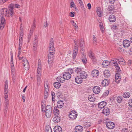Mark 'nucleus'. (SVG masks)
<instances>
[{
  "label": "nucleus",
  "mask_w": 132,
  "mask_h": 132,
  "mask_svg": "<svg viewBox=\"0 0 132 132\" xmlns=\"http://www.w3.org/2000/svg\"><path fill=\"white\" fill-rule=\"evenodd\" d=\"M35 27H36V24H35V20L34 21L33 25L31 27V29L32 30H34Z\"/></svg>",
  "instance_id": "obj_57"
},
{
  "label": "nucleus",
  "mask_w": 132,
  "mask_h": 132,
  "mask_svg": "<svg viewBox=\"0 0 132 132\" xmlns=\"http://www.w3.org/2000/svg\"><path fill=\"white\" fill-rule=\"evenodd\" d=\"M93 91L94 93L98 94L100 91V88L98 86H95L93 88Z\"/></svg>",
  "instance_id": "obj_11"
},
{
  "label": "nucleus",
  "mask_w": 132,
  "mask_h": 132,
  "mask_svg": "<svg viewBox=\"0 0 132 132\" xmlns=\"http://www.w3.org/2000/svg\"><path fill=\"white\" fill-rule=\"evenodd\" d=\"M99 25L100 27L101 30V31L103 32V29L104 28V27L103 26V24L102 22H99Z\"/></svg>",
  "instance_id": "obj_45"
},
{
  "label": "nucleus",
  "mask_w": 132,
  "mask_h": 132,
  "mask_svg": "<svg viewBox=\"0 0 132 132\" xmlns=\"http://www.w3.org/2000/svg\"><path fill=\"white\" fill-rule=\"evenodd\" d=\"M42 65L41 63L39 61L38 63V67L37 69V73H41L42 70Z\"/></svg>",
  "instance_id": "obj_24"
},
{
  "label": "nucleus",
  "mask_w": 132,
  "mask_h": 132,
  "mask_svg": "<svg viewBox=\"0 0 132 132\" xmlns=\"http://www.w3.org/2000/svg\"><path fill=\"white\" fill-rule=\"evenodd\" d=\"M45 115L47 118H50L52 113V107L51 105H47L45 108Z\"/></svg>",
  "instance_id": "obj_2"
},
{
  "label": "nucleus",
  "mask_w": 132,
  "mask_h": 132,
  "mask_svg": "<svg viewBox=\"0 0 132 132\" xmlns=\"http://www.w3.org/2000/svg\"><path fill=\"white\" fill-rule=\"evenodd\" d=\"M47 89H46V90L45 91L44 94V98L45 100L46 99L48 96V92H47Z\"/></svg>",
  "instance_id": "obj_40"
},
{
  "label": "nucleus",
  "mask_w": 132,
  "mask_h": 132,
  "mask_svg": "<svg viewBox=\"0 0 132 132\" xmlns=\"http://www.w3.org/2000/svg\"><path fill=\"white\" fill-rule=\"evenodd\" d=\"M121 132H129L128 129L127 128H123L122 129Z\"/></svg>",
  "instance_id": "obj_60"
},
{
  "label": "nucleus",
  "mask_w": 132,
  "mask_h": 132,
  "mask_svg": "<svg viewBox=\"0 0 132 132\" xmlns=\"http://www.w3.org/2000/svg\"><path fill=\"white\" fill-rule=\"evenodd\" d=\"M94 63L96 64V63L97 60L95 56H94L91 59Z\"/></svg>",
  "instance_id": "obj_54"
},
{
  "label": "nucleus",
  "mask_w": 132,
  "mask_h": 132,
  "mask_svg": "<svg viewBox=\"0 0 132 132\" xmlns=\"http://www.w3.org/2000/svg\"><path fill=\"white\" fill-rule=\"evenodd\" d=\"M70 4L71 8H72V7H73L74 8L76 9V5L75 4L74 2L73 1L70 3Z\"/></svg>",
  "instance_id": "obj_46"
},
{
  "label": "nucleus",
  "mask_w": 132,
  "mask_h": 132,
  "mask_svg": "<svg viewBox=\"0 0 132 132\" xmlns=\"http://www.w3.org/2000/svg\"><path fill=\"white\" fill-rule=\"evenodd\" d=\"M77 116V113L75 110H73L71 111L69 114V118L72 120L76 119Z\"/></svg>",
  "instance_id": "obj_3"
},
{
  "label": "nucleus",
  "mask_w": 132,
  "mask_h": 132,
  "mask_svg": "<svg viewBox=\"0 0 132 132\" xmlns=\"http://www.w3.org/2000/svg\"><path fill=\"white\" fill-rule=\"evenodd\" d=\"M106 104V103L104 101L100 102L98 104V107L99 108L102 109L104 108Z\"/></svg>",
  "instance_id": "obj_12"
},
{
  "label": "nucleus",
  "mask_w": 132,
  "mask_h": 132,
  "mask_svg": "<svg viewBox=\"0 0 132 132\" xmlns=\"http://www.w3.org/2000/svg\"><path fill=\"white\" fill-rule=\"evenodd\" d=\"M109 82L108 80L106 79L103 80L102 82V85L103 86H105L108 85Z\"/></svg>",
  "instance_id": "obj_23"
},
{
  "label": "nucleus",
  "mask_w": 132,
  "mask_h": 132,
  "mask_svg": "<svg viewBox=\"0 0 132 132\" xmlns=\"http://www.w3.org/2000/svg\"><path fill=\"white\" fill-rule=\"evenodd\" d=\"M117 59L118 60V62H119V63H120L121 62H122L123 63V64L121 63V64L122 65L125 64V61L122 57H120Z\"/></svg>",
  "instance_id": "obj_32"
},
{
  "label": "nucleus",
  "mask_w": 132,
  "mask_h": 132,
  "mask_svg": "<svg viewBox=\"0 0 132 132\" xmlns=\"http://www.w3.org/2000/svg\"><path fill=\"white\" fill-rule=\"evenodd\" d=\"M54 86L55 88H59L60 87L61 84L58 82H56L54 83Z\"/></svg>",
  "instance_id": "obj_31"
},
{
  "label": "nucleus",
  "mask_w": 132,
  "mask_h": 132,
  "mask_svg": "<svg viewBox=\"0 0 132 132\" xmlns=\"http://www.w3.org/2000/svg\"><path fill=\"white\" fill-rule=\"evenodd\" d=\"M82 130V127L80 126H77L75 128V130L76 132H81Z\"/></svg>",
  "instance_id": "obj_17"
},
{
  "label": "nucleus",
  "mask_w": 132,
  "mask_h": 132,
  "mask_svg": "<svg viewBox=\"0 0 132 132\" xmlns=\"http://www.w3.org/2000/svg\"><path fill=\"white\" fill-rule=\"evenodd\" d=\"M79 40H75L74 41V42L75 44V46L74 48H75L76 47L78 46V45L77 44V43L78 41H79Z\"/></svg>",
  "instance_id": "obj_53"
},
{
  "label": "nucleus",
  "mask_w": 132,
  "mask_h": 132,
  "mask_svg": "<svg viewBox=\"0 0 132 132\" xmlns=\"http://www.w3.org/2000/svg\"><path fill=\"white\" fill-rule=\"evenodd\" d=\"M4 88L8 89V83L7 80H6L5 82L4 85Z\"/></svg>",
  "instance_id": "obj_55"
},
{
  "label": "nucleus",
  "mask_w": 132,
  "mask_h": 132,
  "mask_svg": "<svg viewBox=\"0 0 132 132\" xmlns=\"http://www.w3.org/2000/svg\"><path fill=\"white\" fill-rule=\"evenodd\" d=\"M62 77L63 76H60L56 78L57 80L61 82H63V81H64V80H62V79H63V77Z\"/></svg>",
  "instance_id": "obj_34"
},
{
  "label": "nucleus",
  "mask_w": 132,
  "mask_h": 132,
  "mask_svg": "<svg viewBox=\"0 0 132 132\" xmlns=\"http://www.w3.org/2000/svg\"><path fill=\"white\" fill-rule=\"evenodd\" d=\"M53 51L54 52V46H49V52L50 51Z\"/></svg>",
  "instance_id": "obj_58"
},
{
  "label": "nucleus",
  "mask_w": 132,
  "mask_h": 132,
  "mask_svg": "<svg viewBox=\"0 0 132 132\" xmlns=\"http://www.w3.org/2000/svg\"><path fill=\"white\" fill-rule=\"evenodd\" d=\"M9 7L10 8V10H12L13 11V10L14 7V5L13 4H11L9 5Z\"/></svg>",
  "instance_id": "obj_59"
},
{
  "label": "nucleus",
  "mask_w": 132,
  "mask_h": 132,
  "mask_svg": "<svg viewBox=\"0 0 132 132\" xmlns=\"http://www.w3.org/2000/svg\"><path fill=\"white\" fill-rule=\"evenodd\" d=\"M116 19V17L113 15H111L109 17V20L111 22H114L115 21Z\"/></svg>",
  "instance_id": "obj_13"
},
{
  "label": "nucleus",
  "mask_w": 132,
  "mask_h": 132,
  "mask_svg": "<svg viewBox=\"0 0 132 132\" xmlns=\"http://www.w3.org/2000/svg\"><path fill=\"white\" fill-rule=\"evenodd\" d=\"M114 9V7L113 5H110L108 7V10L110 11V13H112V11Z\"/></svg>",
  "instance_id": "obj_36"
},
{
  "label": "nucleus",
  "mask_w": 132,
  "mask_h": 132,
  "mask_svg": "<svg viewBox=\"0 0 132 132\" xmlns=\"http://www.w3.org/2000/svg\"><path fill=\"white\" fill-rule=\"evenodd\" d=\"M50 46H54L53 40L52 38H51L50 40Z\"/></svg>",
  "instance_id": "obj_51"
},
{
  "label": "nucleus",
  "mask_w": 132,
  "mask_h": 132,
  "mask_svg": "<svg viewBox=\"0 0 132 132\" xmlns=\"http://www.w3.org/2000/svg\"><path fill=\"white\" fill-rule=\"evenodd\" d=\"M97 12L98 16L101 17L102 15V9L100 7H98L97 8Z\"/></svg>",
  "instance_id": "obj_25"
},
{
  "label": "nucleus",
  "mask_w": 132,
  "mask_h": 132,
  "mask_svg": "<svg viewBox=\"0 0 132 132\" xmlns=\"http://www.w3.org/2000/svg\"><path fill=\"white\" fill-rule=\"evenodd\" d=\"M88 98V100L90 102H93L95 101V97L94 96L89 95Z\"/></svg>",
  "instance_id": "obj_30"
},
{
  "label": "nucleus",
  "mask_w": 132,
  "mask_h": 132,
  "mask_svg": "<svg viewBox=\"0 0 132 132\" xmlns=\"http://www.w3.org/2000/svg\"><path fill=\"white\" fill-rule=\"evenodd\" d=\"M13 11L12 10L4 9L2 10L1 13H0V30H2L5 24V19L3 16H12Z\"/></svg>",
  "instance_id": "obj_1"
},
{
  "label": "nucleus",
  "mask_w": 132,
  "mask_h": 132,
  "mask_svg": "<svg viewBox=\"0 0 132 132\" xmlns=\"http://www.w3.org/2000/svg\"><path fill=\"white\" fill-rule=\"evenodd\" d=\"M22 63L24 67V68L26 70H28L29 68V64L28 61L26 58H24L22 60Z\"/></svg>",
  "instance_id": "obj_4"
},
{
  "label": "nucleus",
  "mask_w": 132,
  "mask_h": 132,
  "mask_svg": "<svg viewBox=\"0 0 132 132\" xmlns=\"http://www.w3.org/2000/svg\"><path fill=\"white\" fill-rule=\"evenodd\" d=\"M122 100V97L118 96L117 98V101L118 103H120Z\"/></svg>",
  "instance_id": "obj_44"
},
{
  "label": "nucleus",
  "mask_w": 132,
  "mask_h": 132,
  "mask_svg": "<svg viewBox=\"0 0 132 132\" xmlns=\"http://www.w3.org/2000/svg\"><path fill=\"white\" fill-rule=\"evenodd\" d=\"M110 63L111 65L116 67L118 65L119 62L117 59H113L111 60Z\"/></svg>",
  "instance_id": "obj_7"
},
{
  "label": "nucleus",
  "mask_w": 132,
  "mask_h": 132,
  "mask_svg": "<svg viewBox=\"0 0 132 132\" xmlns=\"http://www.w3.org/2000/svg\"><path fill=\"white\" fill-rule=\"evenodd\" d=\"M114 123L112 122H108L106 124L107 128L108 129H112L115 127Z\"/></svg>",
  "instance_id": "obj_5"
},
{
  "label": "nucleus",
  "mask_w": 132,
  "mask_h": 132,
  "mask_svg": "<svg viewBox=\"0 0 132 132\" xmlns=\"http://www.w3.org/2000/svg\"><path fill=\"white\" fill-rule=\"evenodd\" d=\"M82 79L79 76H77L75 79L76 82L77 84H81L82 82Z\"/></svg>",
  "instance_id": "obj_20"
},
{
  "label": "nucleus",
  "mask_w": 132,
  "mask_h": 132,
  "mask_svg": "<svg viewBox=\"0 0 132 132\" xmlns=\"http://www.w3.org/2000/svg\"><path fill=\"white\" fill-rule=\"evenodd\" d=\"M80 77L82 79H86L87 77V73L85 71H82L80 73Z\"/></svg>",
  "instance_id": "obj_9"
},
{
  "label": "nucleus",
  "mask_w": 132,
  "mask_h": 132,
  "mask_svg": "<svg viewBox=\"0 0 132 132\" xmlns=\"http://www.w3.org/2000/svg\"><path fill=\"white\" fill-rule=\"evenodd\" d=\"M41 73H37V85H39L40 83V80L41 79Z\"/></svg>",
  "instance_id": "obj_19"
},
{
  "label": "nucleus",
  "mask_w": 132,
  "mask_h": 132,
  "mask_svg": "<svg viewBox=\"0 0 132 132\" xmlns=\"http://www.w3.org/2000/svg\"><path fill=\"white\" fill-rule=\"evenodd\" d=\"M99 74V71L96 70H93L92 72V75L93 77H96Z\"/></svg>",
  "instance_id": "obj_14"
},
{
  "label": "nucleus",
  "mask_w": 132,
  "mask_h": 132,
  "mask_svg": "<svg viewBox=\"0 0 132 132\" xmlns=\"http://www.w3.org/2000/svg\"><path fill=\"white\" fill-rule=\"evenodd\" d=\"M55 116H58L59 114V110L56 107H55L53 110Z\"/></svg>",
  "instance_id": "obj_28"
},
{
  "label": "nucleus",
  "mask_w": 132,
  "mask_h": 132,
  "mask_svg": "<svg viewBox=\"0 0 132 132\" xmlns=\"http://www.w3.org/2000/svg\"><path fill=\"white\" fill-rule=\"evenodd\" d=\"M60 118L58 116H56L53 118V120L54 122H58L60 120Z\"/></svg>",
  "instance_id": "obj_26"
},
{
  "label": "nucleus",
  "mask_w": 132,
  "mask_h": 132,
  "mask_svg": "<svg viewBox=\"0 0 132 132\" xmlns=\"http://www.w3.org/2000/svg\"><path fill=\"white\" fill-rule=\"evenodd\" d=\"M83 57L82 59V61L83 63L85 64L87 63V60L86 56L84 54H83Z\"/></svg>",
  "instance_id": "obj_38"
},
{
  "label": "nucleus",
  "mask_w": 132,
  "mask_h": 132,
  "mask_svg": "<svg viewBox=\"0 0 132 132\" xmlns=\"http://www.w3.org/2000/svg\"><path fill=\"white\" fill-rule=\"evenodd\" d=\"M45 129L46 132H52L51 127L49 126L46 127Z\"/></svg>",
  "instance_id": "obj_41"
},
{
  "label": "nucleus",
  "mask_w": 132,
  "mask_h": 132,
  "mask_svg": "<svg viewBox=\"0 0 132 132\" xmlns=\"http://www.w3.org/2000/svg\"><path fill=\"white\" fill-rule=\"evenodd\" d=\"M54 131L55 132H61L62 129L61 127L60 126H57L54 127Z\"/></svg>",
  "instance_id": "obj_16"
},
{
  "label": "nucleus",
  "mask_w": 132,
  "mask_h": 132,
  "mask_svg": "<svg viewBox=\"0 0 132 132\" xmlns=\"http://www.w3.org/2000/svg\"><path fill=\"white\" fill-rule=\"evenodd\" d=\"M11 67L12 68H14V65L13 63V54L11 53Z\"/></svg>",
  "instance_id": "obj_29"
},
{
  "label": "nucleus",
  "mask_w": 132,
  "mask_h": 132,
  "mask_svg": "<svg viewBox=\"0 0 132 132\" xmlns=\"http://www.w3.org/2000/svg\"><path fill=\"white\" fill-rule=\"evenodd\" d=\"M80 46L81 49V53H83L84 51L83 48L84 46V42H80Z\"/></svg>",
  "instance_id": "obj_37"
},
{
  "label": "nucleus",
  "mask_w": 132,
  "mask_h": 132,
  "mask_svg": "<svg viewBox=\"0 0 132 132\" xmlns=\"http://www.w3.org/2000/svg\"><path fill=\"white\" fill-rule=\"evenodd\" d=\"M51 94L52 96V100L54 101L55 100V94L53 92H52Z\"/></svg>",
  "instance_id": "obj_49"
},
{
  "label": "nucleus",
  "mask_w": 132,
  "mask_h": 132,
  "mask_svg": "<svg viewBox=\"0 0 132 132\" xmlns=\"http://www.w3.org/2000/svg\"><path fill=\"white\" fill-rule=\"evenodd\" d=\"M53 60L52 59H48V63L50 67H51L52 65V62L53 61Z\"/></svg>",
  "instance_id": "obj_48"
},
{
  "label": "nucleus",
  "mask_w": 132,
  "mask_h": 132,
  "mask_svg": "<svg viewBox=\"0 0 132 132\" xmlns=\"http://www.w3.org/2000/svg\"><path fill=\"white\" fill-rule=\"evenodd\" d=\"M104 77L108 78L110 76V71L108 70H105L104 72Z\"/></svg>",
  "instance_id": "obj_27"
},
{
  "label": "nucleus",
  "mask_w": 132,
  "mask_h": 132,
  "mask_svg": "<svg viewBox=\"0 0 132 132\" xmlns=\"http://www.w3.org/2000/svg\"><path fill=\"white\" fill-rule=\"evenodd\" d=\"M80 7L82 10L84 11V13H85L86 12L85 8L84 5H81V6H80Z\"/></svg>",
  "instance_id": "obj_63"
},
{
  "label": "nucleus",
  "mask_w": 132,
  "mask_h": 132,
  "mask_svg": "<svg viewBox=\"0 0 132 132\" xmlns=\"http://www.w3.org/2000/svg\"><path fill=\"white\" fill-rule=\"evenodd\" d=\"M110 110L107 108H104L103 110L102 113L105 115L107 116L110 113Z\"/></svg>",
  "instance_id": "obj_8"
},
{
  "label": "nucleus",
  "mask_w": 132,
  "mask_h": 132,
  "mask_svg": "<svg viewBox=\"0 0 132 132\" xmlns=\"http://www.w3.org/2000/svg\"><path fill=\"white\" fill-rule=\"evenodd\" d=\"M115 68L116 69L117 71L118 72H120V67L118 66V65H117V66Z\"/></svg>",
  "instance_id": "obj_61"
},
{
  "label": "nucleus",
  "mask_w": 132,
  "mask_h": 132,
  "mask_svg": "<svg viewBox=\"0 0 132 132\" xmlns=\"http://www.w3.org/2000/svg\"><path fill=\"white\" fill-rule=\"evenodd\" d=\"M71 74L69 72H64L63 75V79L68 80L71 78Z\"/></svg>",
  "instance_id": "obj_6"
},
{
  "label": "nucleus",
  "mask_w": 132,
  "mask_h": 132,
  "mask_svg": "<svg viewBox=\"0 0 132 132\" xmlns=\"http://www.w3.org/2000/svg\"><path fill=\"white\" fill-rule=\"evenodd\" d=\"M54 54V52L50 51L48 55V59L53 60Z\"/></svg>",
  "instance_id": "obj_21"
},
{
  "label": "nucleus",
  "mask_w": 132,
  "mask_h": 132,
  "mask_svg": "<svg viewBox=\"0 0 132 132\" xmlns=\"http://www.w3.org/2000/svg\"><path fill=\"white\" fill-rule=\"evenodd\" d=\"M130 44V42L128 40H125L123 42V46L125 47H128L129 46Z\"/></svg>",
  "instance_id": "obj_15"
},
{
  "label": "nucleus",
  "mask_w": 132,
  "mask_h": 132,
  "mask_svg": "<svg viewBox=\"0 0 132 132\" xmlns=\"http://www.w3.org/2000/svg\"><path fill=\"white\" fill-rule=\"evenodd\" d=\"M109 91L108 90H106L105 92L104 93L103 95V97L107 96L109 94Z\"/></svg>",
  "instance_id": "obj_50"
},
{
  "label": "nucleus",
  "mask_w": 132,
  "mask_h": 132,
  "mask_svg": "<svg viewBox=\"0 0 132 132\" xmlns=\"http://www.w3.org/2000/svg\"><path fill=\"white\" fill-rule=\"evenodd\" d=\"M8 107H4V116H5L7 114V110H8Z\"/></svg>",
  "instance_id": "obj_56"
},
{
  "label": "nucleus",
  "mask_w": 132,
  "mask_h": 132,
  "mask_svg": "<svg viewBox=\"0 0 132 132\" xmlns=\"http://www.w3.org/2000/svg\"><path fill=\"white\" fill-rule=\"evenodd\" d=\"M75 14V13L73 12H70V16L72 17H73L74 16V15Z\"/></svg>",
  "instance_id": "obj_62"
},
{
  "label": "nucleus",
  "mask_w": 132,
  "mask_h": 132,
  "mask_svg": "<svg viewBox=\"0 0 132 132\" xmlns=\"http://www.w3.org/2000/svg\"><path fill=\"white\" fill-rule=\"evenodd\" d=\"M70 22L72 25L75 27L76 29L78 28V26L76 24L75 22L73 20H71L70 21Z\"/></svg>",
  "instance_id": "obj_39"
},
{
  "label": "nucleus",
  "mask_w": 132,
  "mask_h": 132,
  "mask_svg": "<svg viewBox=\"0 0 132 132\" xmlns=\"http://www.w3.org/2000/svg\"><path fill=\"white\" fill-rule=\"evenodd\" d=\"M81 68H76L75 69V71L77 73H79V72H81Z\"/></svg>",
  "instance_id": "obj_47"
},
{
  "label": "nucleus",
  "mask_w": 132,
  "mask_h": 132,
  "mask_svg": "<svg viewBox=\"0 0 132 132\" xmlns=\"http://www.w3.org/2000/svg\"><path fill=\"white\" fill-rule=\"evenodd\" d=\"M119 26L117 24H114L112 26L111 29L113 30H116L118 29Z\"/></svg>",
  "instance_id": "obj_42"
},
{
  "label": "nucleus",
  "mask_w": 132,
  "mask_h": 132,
  "mask_svg": "<svg viewBox=\"0 0 132 132\" xmlns=\"http://www.w3.org/2000/svg\"><path fill=\"white\" fill-rule=\"evenodd\" d=\"M130 96V94L129 92H126L124 93L123 94V97L125 98H129Z\"/></svg>",
  "instance_id": "obj_33"
},
{
  "label": "nucleus",
  "mask_w": 132,
  "mask_h": 132,
  "mask_svg": "<svg viewBox=\"0 0 132 132\" xmlns=\"http://www.w3.org/2000/svg\"><path fill=\"white\" fill-rule=\"evenodd\" d=\"M93 41L94 44H96L97 41V39L95 36L94 35H93Z\"/></svg>",
  "instance_id": "obj_52"
},
{
  "label": "nucleus",
  "mask_w": 132,
  "mask_h": 132,
  "mask_svg": "<svg viewBox=\"0 0 132 132\" xmlns=\"http://www.w3.org/2000/svg\"><path fill=\"white\" fill-rule=\"evenodd\" d=\"M78 46H76L75 48H74L72 54L73 59H75L76 55L78 53Z\"/></svg>",
  "instance_id": "obj_10"
},
{
  "label": "nucleus",
  "mask_w": 132,
  "mask_h": 132,
  "mask_svg": "<svg viewBox=\"0 0 132 132\" xmlns=\"http://www.w3.org/2000/svg\"><path fill=\"white\" fill-rule=\"evenodd\" d=\"M4 99V107H8L9 106V101L7 99Z\"/></svg>",
  "instance_id": "obj_35"
},
{
  "label": "nucleus",
  "mask_w": 132,
  "mask_h": 132,
  "mask_svg": "<svg viewBox=\"0 0 132 132\" xmlns=\"http://www.w3.org/2000/svg\"><path fill=\"white\" fill-rule=\"evenodd\" d=\"M64 103L62 101H58L57 103V106L58 108H61L63 107Z\"/></svg>",
  "instance_id": "obj_22"
},
{
  "label": "nucleus",
  "mask_w": 132,
  "mask_h": 132,
  "mask_svg": "<svg viewBox=\"0 0 132 132\" xmlns=\"http://www.w3.org/2000/svg\"><path fill=\"white\" fill-rule=\"evenodd\" d=\"M115 77L116 82L117 83H118L121 79L120 74L118 73H116L115 75Z\"/></svg>",
  "instance_id": "obj_18"
},
{
  "label": "nucleus",
  "mask_w": 132,
  "mask_h": 132,
  "mask_svg": "<svg viewBox=\"0 0 132 132\" xmlns=\"http://www.w3.org/2000/svg\"><path fill=\"white\" fill-rule=\"evenodd\" d=\"M109 63L108 61L106 60L104 61L102 63V64L104 66L106 67L108 66L109 64Z\"/></svg>",
  "instance_id": "obj_43"
},
{
  "label": "nucleus",
  "mask_w": 132,
  "mask_h": 132,
  "mask_svg": "<svg viewBox=\"0 0 132 132\" xmlns=\"http://www.w3.org/2000/svg\"><path fill=\"white\" fill-rule=\"evenodd\" d=\"M37 39L35 38L33 43V44L35 45H37Z\"/></svg>",
  "instance_id": "obj_64"
}]
</instances>
